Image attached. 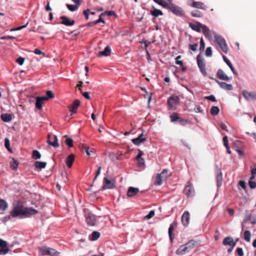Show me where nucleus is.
<instances>
[{"instance_id":"1","label":"nucleus","mask_w":256,"mask_h":256,"mask_svg":"<svg viewBox=\"0 0 256 256\" xmlns=\"http://www.w3.org/2000/svg\"><path fill=\"white\" fill-rule=\"evenodd\" d=\"M38 210L31 208H24L22 204L18 201L10 214L13 218L20 216L30 217L38 213Z\"/></svg>"},{"instance_id":"2","label":"nucleus","mask_w":256,"mask_h":256,"mask_svg":"<svg viewBox=\"0 0 256 256\" xmlns=\"http://www.w3.org/2000/svg\"><path fill=\"white\" fill-rule=\"evenodd\" d=\"M198 242L195 240H191L186 242L184 245H182L176 250V254L178 255H184L194 249L198 244Z\"/></svg>"},{"instance_id":"3","label":"nucleus","mask_w":256,"mask_h":256,"mask_svg":"<svg viewBox=\"0 0 256 256\" xmlns=\"http://www.w3.org/2000/svg\"><path fill=\"white\" fill-rule=\"evenodd\" d=\"M169 176L170 174L168 172V170L166 169H164L161 173L158 174L156 175L155 181L154 182V185H161L163 182L166 181Z\"/></svg>"},{"instance_id":"4","label":"nucleus","mask_w":256,"mask_h":256,"mask_svg":"<svg viewBox=\"0 0 256 256\" xmlns=\"http://www.w3.org/2000/svg\"><path fill=\"white\" fill-rule=\"evenodd\" d=\"M215 42L219 46L221 50L226 54L228 52V46L225 40L220 36L216 35L214 36Z\"/></svg>"},{"instance_id":"5","label":"nucleus","mask_w":256,"mask_h":256,"mask_svg":"<svg viewBox=\"0 0 256 256\" xmlns=\"http://www.w3.org/2000/svg\"><path fill=\"white\" fill-rule=\"evenodd\" d=\"M180 98L178 96L172 95L170 96L167 100L168 108L174 110L180 103Z\"/></svg>"},{"instance_id":"6","label":"nucleus","mask_w":256,"mask_h":256,"mask_svg":"<svg viewBox=\"0 0 256 256\" xmlns=\"http://www.w3.org/2000/svg\"><path fill=\"white\" fill-rule=\"evenodd\" d=\"M40 251L42 255L54 256L60 254V252L55 249L47 246H42L40 248Z\"/></svg>"},{"instance_id":"7","label":"nucleus","mask_w":256,"mask_h":256,"mask_svg":"<svg viewBox=\"0 0 256 256\" xmlns=\"http://www.w3.org/2000/svg\"><path fill=\"white\" fill-rule=\"evenodd\" d=\"M116 187L115 180L112 178L108 179L106 177H104L103 180L102 188L112 189Z\"/></svg>"},{"instance_id":"8","label":"nucleus","mask_w":256,"mask_h":256,"mask_svg":"<svg viewBox=\"0 0 256 256\" xmlns=\"http://www.w3.org/2000/svg\"><path fill=\"white\" fill-rule=\"evenodd\" d=\"M196 60L198 65L200 72L204 76H206L207 73L206 70V64L204 62V60L200 56V54L197 56Z\"/></svg>"},{"instance_id":"9","label":"nucleus","mask_w":256,"mask_h":256,"mask_svg":"<svg viewBox=\"0 0 256 256\" xmlns=\"http://www.w3.org/2000/svg\"><path fill=\"white\" fill-rule=\"evenodd\" d=\"M184 194L187 196H192L194 193V190L190 182H188L184 190Z\"/></svg>"},{"instance_id":"10","label":"nucleus","mask_w":256,"mask_h":256,"mask_svg":"<svg viewBox=\"0 0 256 256\" xmlns=\"http://www.w3.org/2000/svg\"><path fill=\"white\" fill-rule=\"evenodd\" d=\"M188 4L192 7L201 9V10H206V6L205 4L200 2H195L194 0H189L188 2Z\"/></svg>"},{"instance_id":"11","label":"nucleus","mask_w":256,"mask_h":256,"mask_svg":"<svg viewBox=\"0 0 256 256\" xmlns=\"http://www.w3.org/2000/svg\"><path fill=\"white\" fill-rule=\"evenodd\" d=\"M169 8L174 14L177 16H181L184 14V11L182 8L174 4H170L169 6Z\"/></svg>"},{"instance_id":"12","label":"nucleus","mask_w":256,"mask_h":256,"mask_svg":"<svg viewBox=\"0 0 256 256\" xmlns=\"http://www.w3.org/2000/svg\"><path fill=\"white\" fill-rule=\"evenodd\" d=\"M86 219L87 224L90 226L95 225L96 218L95 216L91 213H88L86 215Z\"/></svg>"},{"instance_id":"13","label":"nucleus","mask_w":256,"mask_h":256,"mask_svg":"<svg viewBox=\"0 0 256 256\" xmlns=\"http://www.w3.org/2000/svg\"><path fill=\"white\" fill-rule=\"evenodd\" d=\"M7 246V242L2 239H0V254H6L8 252L10 249Z\"/></svg>"},{"instance_id":"14","label":"nucleus","mask_w":256,"mask_h":256,"mask_svg":"<svg viewBox=\"0 0 256 256\" xmlns=\"http://www.w3.org/2000/svg\"><path fill=\"white\" fill-rule=\"evenodd\" d=\"M216 76L219 79L226 81H228L232 79V77L228 76L221 69L218 70L216 73Z\"/></svg>"},{"instance_id":"15","label":"nucleus","mask_w":256,"mask_h":256,"mask_svg":"<svg viewBox=\"0 0 256 256\" xmlns=\"http://www.w3.org/2000/svg\"><path fill=\"white\" fill-rule=\"evenodd\" d=\"M190 214L188 211H185L182 216V222L183 226H187L189 224Z\"/></svg>"},{"instance_id":"16","label":"nucleus","mask_w":256,"mask_h":256,"mask_svg":"<svg viewBox=\"0 0 256 256\" xmlns=\"http://www.w3.org/2000/svg\"><path fill=\"white\" fill-rule=\"evenodd\" d=\"M242 95L246 100H249L250 99L256 100V93L254 92H249L246 90H244L242 91Z\"/></svg>"},{"instance_id":"17","label":"nucleus","mask_w":256,"mask_h":256,"mask_svg":"<svg viewBox=\"0 0 256 256\" xmlns=\"http://www.w3.org/2000/svg\"><path fill=\"white\" fill-rule=\"evenodd\" d=\"M80 104V101L78 99H76L71 105L68 106V108L70 112L76 113Z\"/></svg>"},{"instance_id":"18","label":"nucleus","mask_w":256,"mask_h":256,"mask_svg":"<svg viewBox=\"0 0 256 256\" xmlns=\"http://www.w3.org/2000/svg\"><path fill=\"white\" fill-rule=\"evenodd\" d=\"M60 18L62 20L60 24L66 26H72L75 23L74 20H70L66 16H61Z\"/></svg>"},{"instance_id":"19","label":"nucleus","mask_w":256,"mask_h":256,"mask_svg":"<svg viewBox=\"0 0 256 256\" xmlns=\"http://www.w3.org/2000/svg\"><path fill=\"white\" fill-rule=\"evenodd\" d=\"M222 244L224 246H230L234 247L236 245V242L234 241V239L232 237L227 236L224 239Z\"/></svg>"},{"instance_id":"20","label":"nucleus","mask_w":256,"mask_h":256,"mask_svg":"<svg viewBox=\"0 0 256 256\" xmlns=\"http://www.w3.org/2000/svg\"><path fill=\"white\" fill-rule=\"evenodd\" d=\"M216 179V180L218 187L220 186L222 182V174L221 170L219 168L217 169Z\"/></svg>"},{"instance_id":"21","label":"nucleus","mask_w":256,"mask_h":256,"mask_svg":"<svg viewBox=\"0 0 256 256\" xmlns=\"http://www.w3.org/2000/svg\"><path fill=\"white\" fill-rule=\"evenodd\" d=\"M139 192V189L130 186L128 188L127 192V196L130 198L134 197Z\"/></svg>"},{"instance_id":"22","label":"nucleus","mask_w":256,"mask_h":256,"mask_svg":"<svg viewBox=\"0 0 256 256\" xmlns=\"http://www.w3.org/2000/svg\"><path fill=\"white\" fill-rule=\"evenodd\" d=\"M215 81L224 90H232V86L230 84H228L225 82H219L217 80L214 79Z\"/></svg>"},{"instance_id":"23","label":"nucleus","mask_w":256,"mask_h":256,"mask_svg":"<svg viewBox=\"0 0 256 256\" xmlns=\"http://www.w3.org/2000/svg\"><path fill=\"white\" fill-rule=\"evenodd\" d=\"M146 140V138L143 137V134L142 133L138 138H134L132 140V143L136 146H139L140 144Z\"/></svg>"},{"instance_id":"24","label":"nucleus","mask_w":256,"mask_h":256,"mask_svg":"<svg viewBox=\"0 0 256 256\" xmlns=\"http://www.w3.org/2000/svg\"><path fill=\"white\" fill-rule=\"evenodd\" d=\"M46 100V98L42 96H38L36 98V107L37 109L40 110L42 106L43 102Z\"/></svg>"},{"instance_id":"25","label":"nucleus","mask_w":256,"mask_h":256,"mask_svg":"<svg viewBox=\"0 0 256 256\" xmlns=\"http://www.w3.org/2000/svg\"><path fill=\"white\" fill-rule=\"evenodd\" d=\"M189 26L193 30H196L198 32H200L202 28V26L204 24H200V22H198L196 24H194L192 22H190L188 24Z\"/></svg>"},{"instance_id":"26","label":"nucleus","mask_w":256,"mask_h":256,"mask_svg":"<svg viewBox=\"0 0 256 256\" xmlns=\"http://www.w3.org/2000/svg\"><path fill=\"white\" fill-rule=\"evenodd\" d=\"M111 52V48L110 46H106L103 51H100L98 52V56L100 57L102 56H108L110 55Z\"/></svg>"},{"instance_id":"27","label":"nucleus","mask_w":256,"mask_h":256,"mask_svg":"<svg viewBox=\"0 0 256 256\" xmlns=\"http://www.w3.org/2000/svg\"><path fill=\"white\" fill-rule=\"evenodd\" d=\"M202 30L205 36L208 39L212 38L211 32L210 29L205 25L202 26Z\"/></svg>"},{"instance_id":"28","label":"nucleus","mask_w":256,"mask_h":256,"mask_svg":"<svg viewBox=\"0 0 256 256\" xmlns=\"http://www.w3.org/2000/svg\"><path fill=\"white\" fill-rule=\"evenodd\" d=\"M74 160V155L71 154L68 156L66 159V164L68 168H70Z\"/></svg>"},{"instance_id":"29","label":"nucleus","mask_w":256,"mask_h":256,"mask_svg":"<svg viewBox=\"0 0 256 256\" xmlns=\"http://www.w3.org/2000/svg\"><path fill=\"white\" fill-rule=\"evenodd\" d=\"M175 226L174 223L172 224L168 228V235L170 236V240L171 242H172L174 238V234L172 232Z\"/></svg>"},{"instance_id":"30","label":"nucleus","mask_w":256,"mask_h":256,"mask_svg":"<svg viewBox=\"0 0 256 256\" xmlns=\"http://www.w3.org/2000/svg\"><path fill=\"white\" fill-rule=\"evenodd\" d=\"M0 118L5 122H9L12 120V116L9 114H2Z\"/></svg>"},{"instance_id":"31","label":"nucleus","mask_w":256,"mask_h":256,"mask_svg":"<svg viewBox=\"0 0 256 256\" xmlns=\"http://www.w3.org/2000/svg\"><path fill=\"white\" fill-rule=\"evenodd\" d=\"M100 233L98 232H93L90 238V240L92 241L97 240L100 237Z\"/></svg>"},{"instance_id":"32","label":"nucleus","mask_w":256,"mask_h":256,"mask_svg":"<svg viewBox=\"0 0 256 256\" xmlns=\"http://www.w3.org/2000/svg\"><path fill=\"white\" fill-rule=\"evenodd\" d=\"M8 207V203L4 200H0V210H6Z\"/></svg>"},{"instance_id":"33","label":"nucleus","mask_w":256,"mask_h":256,"mask_svg":"<svg viewBox=\"0 0 256 256\" xmlns=\"http://www.w3.org/2000/svg\"><path fill=\"white\" fill-rule=\"evenodd\" d=\"M46 162L36 161L34 163V166L36 168H44L46 166Z\"/></svg>"},{"instance_id":"34","label":"nucleus","mask_w":256,"mask_h":256,"mask_svg":"<svg viewBox=\"0 0 256 256\" xmlns=\"http://www.w3.org/2000/svg\"><path fill=\"white\" fill-rule=\"evenodd\" d=\"M190 14L192 17L201 18L203 14L202 12L198 10H194L190 12Z\"/></svg>"},{"instance_id":"35","label":"nucleus","mask_w":256,"mask_h":256,"mask_svg":"<svg viewBox=\"0 0 256 256\" xmlns=\"http://www.w3.org/2000/svg\"><path fill=\"white\" fill-rule=\"evenodd\" d=\"M80 149L81 150H84L85 152H86V154L88 156H90V152H92V150L91 151L89 150L90 148L88 146H86L84 144H82L80 145Z\"/></svg>"},{"instance_id":"36","label":"nucleus","mask_w":256,"mask_h":256,"mask_svg":"<svg viewBox=\"0 0 256 256\" xmlns=\"http://www.w3.org/2000/svg\"><path fill=\"white\" fill-rule=\"evenodd\" d=\"M219 112L220 109L216 106H212L210 110V114L213 116L217 115L219 113Z\"/></svg>"},{"instance_id":"37","label":"nucleus","mask_w":256,"mask_h":256,"mask_svg":"<svg viewBox=\"0 0 256 256\" xmlns=\"http://www.w3.org/2000/svg\"><path fill=\"white\" fill-rule=\"evenodd\" d=\"M150 14L154 17H158L159 16H162V12L160 10L154 8V10L150 12Z\"/></svg>"},{"instance_id":"38","label":"nucleus","mask_w":256,"mask_h":256,"mask_svg":"<svg viewBox=\"0 0 256 256\" xmlns=\"http://www.w3.org/2000/svg\"><path fill=\"white\" fill-rule=\"evenodd\" d=\"M54 140L52 142V143H50V145L52 146L54 148H58L59 146V144H58V138L56 136H53Z\"/></svg>"},{"instance_id":"39","label":"nucleus","mask_w":256,"mask_h":256,"mask_svg":"<svg viewBox=\"0 0 256 256\" xmlns=\"http://www.w3.org/2000/svg\"><path fill=\"white\" fill-rule=\"evenodd\" d=\"M180 118L178 116V114L176 113V112H174L172 113L170 116V120L172 122H178V119H180Z\"/></svg>"},{"instance_id":"40","label":"nucleus","mask_w":256,"mask_h":256,"mask_svg":"<svg viewBox=\"0 0 256 256\" xmlns=\"http://www.w3.org/2000/svg\"><path fill=\"white\" fill-rule=\"evenodd\" d=\"M18 165V162L14 158L10 162V166H11L12 168L14 170H16L17 169Z\"/></svg>"},{"instance_id":"41","label":"nucleus","mask_w":256,"mask_h":256,"mask_svg":"<svg viewBox=\"0 0 256 256\" xmlns=\"http://www.w3.org/2000/svg\"><path fill=\"white\" fill-rule=\"evenodd\" d=\"M251 234L250 232L248 230H246L244 232V240L249 242L250 240Z\"/></svg>"},{"instance_id":"42","label":"nucleus","mask_w":256,"mask_h":256,"mask_svg":"<svg viewBox=\"0 0 256 256\" xmlns=\"http://www.w3.org/2000/svg\"><path fill=\"white\" fill-rule=\"evenodd\" d=\"M222 58L224 62L228 65L229 68H230L232 70H234V67L232 66V64L230 62L229 60H228L225 56H222Z\"/></svg>"},{"instance_id":"43","label":"nucleus","mask_w":256,"mask_h":256,"mask_svg":"<svg viewBox=\"0 0 256 256\" xmlns=\"http://www.w3.org/2000/svg\"><path fill=\"white\" fill-rule=\"evenodd\" d=\"M32 157L36 160L39 159L41 157V154L38 151L34 150L32 152Z\"/></svg>"},{"instance_id":"44","label":"nucleus","mask_w":256,"mask_h":256,"mask_svg":"<svg viewBox=\"0 0 256 256\" xmlns=\"http://www.w3.org/2000/svg\"><path fill=\"white\" fill-rule=\"evenodd\" d=\"M42 97L46 98V100L49 98H52L54 97V94L52 90H48L46 92V96H42Z\"/></svg>"},{"instance_id":"45","label":"nucleus","mask_w":256,"mask_h":256,"mask_svg":"<svg viewBox=\"0 0 256 256\" xmlns=\"http://www.w3.org/2000/svg\"><path fill=\"white\" fill-rule=\"evenodd\" d=\"M66 6L71 12H74L78 9V6L76 5L67 4Z\"/></svg>"},{"instance_id":"46","label":"nucleus","mask_w":256,"mask_h":256,"mask_svg":"<svg viewBox=\"0 0 256 256\" xmlns=\"http://www.w3.org/2000/svg\"><path fill=\"white\" fill-rule=\"evenodd\" d=\"M154 2L164 7H166L168 6V4L167 2L163 0H154Z\"/></svg>"},{"instance_id":"47","label":"nucleus","mask_w":256,"mask_h":256,"mask_svg":"<svg viewBox=\"0 0 256 256\" xmlns=\"http://www.w3.org/2000/svg\"><path fill=\"white\" fill-rule=\"evenodd\" d=\"M65 144L69 147L73 146V140L71 138H67L65 140Z\"/></svg>"},{"instance_id":"48","label":"nucleus","mask_w":256,"mask_h":256,"mask_svg":"<svg viewBox=\"0 0 256 256\" xmlns=\"http://www.w3.org/2000/svg\"><path fill=\"white\" fill-rule=\"evenodd\" d=\"M155 214V212L154 210H151L150 211V212H149V214H147L146 216H144V219H150L152 218Z\"/></svg>"},{"instance_id":"49","label":"nucleus","mask_w":256,"mask_h":256,"mask_svg":"<svg viewBox=\"0 0 256 256\" xmlns=\"http://www.w3.org/2000/svg\"><path fill=\"white\" fill-rule=\"evenodd\" d=\"M178 123L180 124L182 126H185L188 122V121L187 120L182 118H180V119H178Z\"/></svg>"},{"instance_id":"50","label":"nucleus","mask_w":256,"mask_h":256,"mask_svg":"<svg viewBox=\"0 0 256 256\" xmlns=\"http://www.w3.org/2000/svg\"><path fill=\"white\" fill-rule=\"evenodd\" d=\"M4 146L9 151L11 150L10 148V142L8 138H6L4 140Z\"/></svg>"},{"instance_id":"51","label":"nucleus","mask_w":256,"mask_h":256,"mask_svg":"<svg viewBox=\"0 0 256 256\" xmlns=\"http://www.w3.org/2000/svg\"><path fill=\"white\" fill-rule=\"evenodd\" d=\"M180 56H178L176 57V64L180 65L181 66H184V63L182 61L180 60V59L181 58Z\"/></svg>"},{"instance_id":"52","label":"nucleus","mask_w":256,"mask_h":256,"mask_svg":"<svg viewBox=\"0 0 256 256\" xmlns=\"http://www.w3.org/2000/svg\"><path fill=\"white\" fill-rule=\"evenodd\" d=\"M205 54L206 56H210L212 55L211 47H208L206 48Z\"/></svg>"},{"instance_id":"53","label":"nucleus","mask_w":256,"mask_h":256,"mask_svg":"<svg viewBox=\"0 0 256 256\" xmlns=\"http://www.w3.org/2000/svg\"><path fill=\"white\" fill-rule=\"evenodd\" d=\"M137 160L138 165L140 166H145L144 160V158H136Z\"/></svg>"},{"instance_id":"54","label":"nucleus","mask_w":256,"mask_h":256,"mask_svg":"<svg viewBox=\"0 0 256 256\" xmlns=\"http://www.w3.org/2000/svg\"><path fill=\"white\" fill-rule=\"evenodd\" d=\"M205 48V44L202 38H201L200 40V51H204Z\"/></svg>"},{"instance_id":"55","label":"nucleus","mask_w":256,"mask_h":256,"mask_svg":"<svg viewBox=\"0 0 256 256\" xmlns=\"http://www.w3.org/2000/svg\"><path fill=\"white\" fill-rule=\"evenodd\" d=\"M248 184L250 187L251 188H256V182L253 181V180H249L248 181Z\"/></svg>"},{"instance_id":"56","label":"nucleus","mask_w":256,"mask_h":256,"mask_svg":"<svg viewBox=\"0 0 256 256\" xmlns=\"http://www.w3.org/2000/svg\"><path fill=\"white\" fill-rule=\"evenodd\" d=\"M189 46L190 48L192 50V51H196L197 50V48H198V43H196L194 44H190L189 45Z\"/></svg>"},{"instance_id":"57","label":"nucleus","mask_w":256,"mask_h":256,"mask_svg":"<svg viewBox=\"0 0 256 256\" xmlns=\"http://www.w3.org/2000/svg\"><path fill=\"white\" fill-rule=\"evenodd\" d=\"M236 254L239 256H244V252L242 248H238L236 250Z\"/></svg>"},{"instance_id":"58","label":"nucleus","mask_w":256,"mask_h":256,"mask_svg":"<svg viewBox=\"0 0 256 256\" xmlns=\"http://www.w3.org/2000/svg\"><path fill=\"white\" fill-rule=\"evenodd\" d=\"M204 98L212 102H216V98L214 95H210V96H205Z\"/></svg>"},{"instance_id":"59","label":"nucleus","mask_w":256,"mask_h":256,"mask_svg":"<svg viewBox=\"0 0 256 256\" xmlns=\"http://www.w3.org/2000/svg\"><path fill=\"white\" fill-rule=\"evenodd\" d=\"M16 62L22 65L24 62V58L22 57H19L16 59Z\"/></svg>"},{"instance_id":"60","label":"nucleus","mask_w":256,"mask_h":256,"mask_svg":"<svg viewBox=\"0 0 256 256\" xmlns=\"http://www.w3.org/2000/svg\"><path fill=\"white\" fill-rule=\"evenodd\" d=\"M223 142L224 144L226 147H228V138L227 136H224L223 138Z\"/></svg>"},{"instance_id":"61","label":"nucleus","mask_w":256,"mask_h":256,"mask_svg":"<svg viewBox=\"0 0 256 256\" xmlns=\"http://www.w3.org/2000/svg\"><path fill=\"white\" fill-rule=\"evenodd\" d=\"M219 126L223 130H224L225 131H226V132L228 131L227 126H226V124H224L223 122H220L219 124Z\"/></svg>"},{"instance_id":"62","label":"nucleus","mask_w":256,"mask_h":256,"mask_svg":"<svg viewBox=\"0 0 256 256\" xmlns=\"http://www.w3.org/2000/svg\"><path fill=\"white\" fill-rule=\"evenodd\" d=\"M89 12H90V10L89 9H87L86 10H84L83 12V14L84 15V16L86 17V20H88V18H89V17H88Z\"/></svg>"},{"instance_id":"63","label":"nucleus","mask_w":256,"mask_h":256,"mask_svg":"<svg viewBox=\"0 0 256 256\" xmlns=\"http://www.w3.org/2000/svg\"><path fill=\"white\" fill-rule=\"evenodd\" d=\"M34 52L35 54H42V55H44V53L42 51H41L40 50L38 49V48H36L34 50Z\"/></svg>"},{"instance_id":"64","label":"nucleus","mask_w":256,"mask_h":256,"mask_svg":"<svg viewBox=\"0 0 256 256\" xmlns=\"http://www.w3.org/2000/svg\"><path fill=\"white\" fill-rule=\"evenodd\" d=\"M240 186L244 189H245L246 188V182L244 181L240 180L239 182Z\"/></svg>"}]
</instances>
